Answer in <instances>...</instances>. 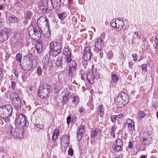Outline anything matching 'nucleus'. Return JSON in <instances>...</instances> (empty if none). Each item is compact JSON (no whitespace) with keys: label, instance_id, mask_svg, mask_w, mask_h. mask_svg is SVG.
<instances>
[{"label":"nucleus","instance_id":"nucleus-1","mask_svg":"<svg viewBox=\"0 0 158 158\" xmlns=\"http://www.w3.org/2000/svg\"><path fill=\"white\" fill-rule=\"evenodd\" d=\"M12 112L13 108L10 105L0 107V118L3 119L5 122L8 121V118L11 115Z\"/></svg>","mask_w":158,"mask_h":158},{"label":"nucleus","instance_id":"nucleus-2","mask_svg":"<svg viewBox=\"0 0 158 158\" xmlns=\"http://www.w3.org/2000/svg\"><path fill=\"white\" fill-rule=\"evenodd\" d=\"M12 104L16 110L20 109L23 105L21 99L19 95L15 93L12 92L10 95Z\"/></svg>","mask_w":158,"mask_h":158},{"label":"nucleus","instance_id":"nucleus-3","mask_svg":"<svg viewBox=\"0 0 158 158\" xmlns=\"http://www.w3.org/2000/svg\"><path fill=\"white\" fill-rule=\"evenodd\" d=\"M29 35L31 38L34 40H38L41 37V34L39 29H37L35 27L30 26L28 28Z\"/></svg>","mask_w":158,"mask_h":158},{"label":"nucleus","instance_id":"nucleus-4","mask_svg":"<svg viewBox=\"0 0 158 158\" xmlns=\"http://www.w3.org/2000/svg\"><path fill=\"white\" fill-rule=\"evenodd\" d=\"M51 90V86L47 84H44L42 89L39 90L38 94L42 98H47L50 94Z\"/></svg>","mask_w":158,"mask_h":158},{"label":"nucleus","instance_id":"nucleus-5","mask_svg":"<svg viewBox=\"0 0 158 158\" xmlns=\"http://www.w3.org/2000/svg\"><path fill=\"white\" fill-rule=\"evenodd\" d=\"M27 121V119L24 114H20L16 121V127L23 129V127L26 126Z\"/></svg>","mask_w":158,"mask_h":158},{"label":"nucleus","instance_id":"nucleus-6","mask_svg":"<svg viewBox=\"0 0 158 158\" xmlns=\"http://www.w3.org/2000/svg\"><path fill=\"white\" fill-rule=\"evenodd\" d=\"M48 20L45 17L42 16L37 20V23L39 28L41 30L49 26Z\"/></svg>","mask_w":158,"mask_h":158},{"label":"nucleus","instance_id":"nucleus-7","mask_svg":"<svg viewBox=\"0 0 158 158\" xmlns=\"http://www.w3.org/2000/svg\"><path fill=\"white\" fill-rule=\"evenodd\" d=\"M123 144L122 140L118 139L115 141L112 146V148L114 151L118 152L123 150Z\"/></svg>","mask_w":158,"mask_h":158},{"label":"nucleus","instance_id":"nucleus-8","mask_svg":"<svg viewBox=\"0 0 158 158\" xmlns=\"http://www.w3.org/2000/svg\"><path fill=\"white\" fill-rule=\"evenodd\" d=\"M10 32V30L6 28L0 30V42H2L7 40Z\"/></svg>","mask_w":158,"mask_h":158},{"label":"nucleus","instance_id":"nucleus-9","mask_svg":"<svg viewBox=\"0 0 158 158\" xmlns=\"http://www.w3.org/2000/svg\"><path fill=\"white\" fill-rule=\"evenodd\" d=\"M23 129L16 127V128L13 132L12 130H11L10 134L11 135H13L14 137L17 138H22L23 137Z\"/></svg>","mask_w":158,"mask_h":158},{"label":"nucleus","instance_id":"nucleus-10","mask_svg":"<svg viewBox=\"0 0 158 158\" xmlns=\"http://www.w3.org/2000/svg\"><path fill=\"white\" fill-rule=\"evenodd\" d=\"M49 48L56 50L57 52H60L62 51V46L61 44L55 41L52 42L50 43Z\"/></svg>","mask_w":158,"mask_h":158},{"label":"nucleus","instance_id":"nucleus-11","mask_svg":"<svg viewBox=\"0 0 158 158\" xmlns=\"http://www.w3.org/2000/svg\"><path fill=\"white\" fill-rule=\"evenodd\" d=\"M84 59L85 61H88L90 60L92 56L89 47H86L84 51L83 52Z\"/></svg>","mask_w":158,"mask_h":158},{"label":"nucleus","instance_id":"nucleus-12","mask_svg":"<svg viewBox=\"0 0 158 158\" xmlns=\"http://www.w3.org/2000/svg\"><path fill=\"white\" fill-rule=\"evenodd\" d=\"M85 128L84 126L81 125L78 126L77 132V138L78 141L81 139L83 134L85 133Z\"/></svg>","mask_w":158,"mask_h":158},{"label":"nucleus","instance_id":"nucleus-13","mask_svg":"<svg viewBox=\"0 0 158 158\" xmlns=\"http://www.w3.org/2000/svg\"><path fill=\"white\" fill-rule=\"evenodd\" d=\"M50 54H47L44 56L42 60V61L43 64V66L46 68L49 67L50 65V63L49 61V58Z\"/></svg>","mask_w":158,"mask_h":158},{"label":"nucleus","instance_id":"nucleus-14","mask_svg":"<svg viewBox=\"0 0 158 158\" xmlns=\"http://www.w3.org/2000/svg\"><path fill=\"white\" fill-rule=\"evenodd\" d=\"M95 46L98 50L102 49L104 46V41L101 39H98L95 40Z\"/></svg>","mask_w":158,"mask_h":158},{"label":"nucleus","instance_id":"nucleus-15","mask_svg":"<svg viewBox=\"0 0 158 158\" xmlns=\"http://www.w3.org/2000/svg\"><path fill=\"white\" fill-rule=\"evenodd\" d=\"M44 29H41L42 33L46 38H49L51 35V33L49 28V25L44 28Z\"/></svg>","mask_w":158,"mask_h":158},{"label":"nucleus","instance_id":"nucleus-16","mask_svg":"<svg viewBox=\"0 0 158 158\" xmlns=\"http://www.w3.org/2000/svg\"><path fill=\"white\" fill-rule=\"evenodd\" d=\"M125 126L127 127L130 130H132L134 128V122L131 119L128 118L126 119Z\"/></svg>","mask_w":158,"mask_h":158},{"label":"nucleus","instance_id":"nucleus-17","mask_svg":"<svg viewBox=\"0 0 158 158\" xmlns=\"http://www.w3.org/2000/svg\"><path fill=\"white\" fill-rule=\"evenodd\" d=\"M85 77H87L88 81L91 84L94 83V80L95 77L93 75V73L92 72H88L85 74Z\"/></svg>","mask_w":158,"mask_h":158},{"label":"nucleus","instance_id":"nucleus-18","mask_svg":"<svg viewBox=\"0 0 158 158\" xmlns=\"http://www.w3.org/2000/svg\"><path fill=\"white\" fill-rule=\"evenodd\" d=\"M64 142V144H66L65 146L67 147L69 146V135H65L62 136L61 139V143H62Z\"/></svg>","mask_w":158,"mask_h":158},{"label":"nucleus","instance_id":"nucleus-19","mask_svg":"<svg viewBox=\"0 0 158 158\" xmlns=\"http://www.w3.org/2000/svg\"><path fill=\"white\" fill-rule=\"evenodd\" d=\"M120 94L121 96V98L123 101V104L127 103L129 100V98L127 94L124 92H121Z\"/></svg>","mask_w":158,"mask_h":158},{"label":"nucleus","instance_id":"nucleus-20","mask_svg":"<svg viewBox=\"0 0 158 158\" xmlns=\"http://www.w3.org/2000/svg\"><path fill=\"white\" fill-rule=\"evenodd\" d=\"M116 23L118 29L121 30L124 26L125 23L123 20L117 19H116Z\"/></svg>","mask_w":158,"mask_h":158},{"label":"nucleus","instance_id":"nucleus-21","mask_svg":"<svg viewBox=\"0 0 158 158\" xmlns=\"http://www.w3.org/2000/svg\"><path fill=\"white\" fill-rule=\"evenodd\" d=\"M123 101L120 94L115 98V102L117 105H122L123 104Z\"/></svg>","mask_w":158,"mask_h":158},{"label":"nucleus","instance_id":"nucleus-22","mask_svg":"<svg viewBox=\"0 0 158 158\" xmlns=\"http://www.w3.org/2000/svg\"><path fill=\"white\" fill-rule=\"evenodd\" d=\"M146 110H144L143 111L140 110L138 111L137 113V118L139 120H141L143 118L146 116Z\"/></svg>","mask_w":158,"mask_h":158},{"label":"nucleus","instance_id":"nucleus-23","mask_svg":"<svg viewBox=\"0 0 158 158\" xmlns=\"http://www.w3.org/2000/svg\"><path fill=\"white\" fill-rule=\"evenodd\" d=\"M101 130L99 128H96L94 131H92L91 132V138H94L98 135V133L101 132Z\"/></svg>","mask_w":158,"mask_h":158},{"label":"nucleus","instance_id":"nucleus-24","mask_svg":"<svg viewBox=\"0 0 158 158\" xmlns=\"http://www.w3.org/2000/svg\"><path fill=\"white\" fill-rule=\"evenodd\" d=\"M69 69L75 71L77 67V64L75 61L72 60L69 63Z\"/></svg>","mask_w":158,"mask_h":158},{"label":"nucleus","instance_id":"nucleus-25","mask_svg":"<svg viewBox=\"0 0 158 158\" xmlns=\"http://www.w3.org/2000/svg\"><path fill=\"white\" fill-rule=\"evenodd\" d=\"M46 3V9L50 10L53 9L54 6L53 5V3L52 2V0H47Z\"/></svg>","mask_w":158,"mask_h":158},{"label":"nucleus","instance_id":"nucleus-26","mask_svg":"<svg viewBox=\"0 0 158 158\" xmlns=\"http://www.w3.org/2000/svg\"><path fill=\"white\" fill-rule=\"evenodd\" d=\"M152 141L150 138H146L143 139V142L142 143V144L146 146H148L149 144H150L152 143Z\"/></svg>","mask_w":158,"mask_h":158},{"label":"nucleus","instance_id":"nucleus-27","mask_svg":"<svg viewBox=\"0 0 158 158\" xmlns=\"http://www.w3.org/2000/svg\"><path fill=\"white\" fill-rule=\"evenodd\" d=\"M69 93L68 91H67L65 92L64 95H63L62 96L63 98L62 102L64 104L66 103V102H67L68 99V98H69Z\"/></svg>","mask_w":158,"mask_h":158},{"label":"nucleus","instance_id":"nucleus-28","mask_svg":"<svg viewBox=\"0 0 158 158\" xmlns=\"http://www.w3.org/2000/svg\"><path fill=\"white\" fill-rule=\"evenodd\" d=\"M20 66L21 68L25 71H29L31 68V66L27 63H24L22 66L20 64Z\"/></svg>","mask_w":158,"mask_h":158},{"label":"nucleus","instance_id":"nucleus-29","mask_svg":"<svg viewBox=\"0 0 158 158\" xmlns=\"http://www.w3.org/2000/svg\"><path fill=\"white\" fill-rule=\"evenodd\" d=\"M111 81L115 83L119 80V78L117 75L114 73H111Z\"/></svg>","mask_w":158,"mask_h":158},{"label":"nucleus","instance_id":"nucleus-30","mask_svg":"<svg viewBox=\"0 0 158 158\" xmlns=\"http://www.w3.org/2000/svg\"><path fill=\"white\" fill-rule=\"evenodd\" d=\"M98 110L99 112V115L101 117L103 116L104 113V106L102 105H100L98 108Z\"/></svg>","mask_w":158,"mask_h":158},{"label":"nucleus","instance_id":"nucleus-31","mask_svg":"<svg viewBox=\"0 0 158 158\" xmlns=\"http://www.w3.org/2000/svg\"><path fill=\"white\" fill-rule=\"evenodd\" d=\"M63 59L62 57H58L56 60V65L58 67H60L62 64V61Z\"/></svg>","mask_w":158,"mask_h":158},{"label":"nucleus","instance_id":"nucleus-32","mask_svg":"<svg viewBox=\"0 0 158 158\" xmlns=\"http://www.w3.org/2000/svg\"><path fill=\"white\" fill-rule=\"evenodd\" d=\"M59 131L58 129H56L53 132L52 136V140L55 142L57 138V135L59 134Z\"/></svg>","mask_w":158,"mask_h":158},{"label":"nucleus","instance_id":"nucleus-33","mask_svg":"<svg viewBox=\"0 0 158 158\" xmlns=\"http://www.w3.org/2000/svg\"><path fill=\"white\" fill-rule=\"evenodd\" d=\"M19 20V18L15 17L10 16L9 18V20L11 23H18Z\"/></svg>","mask_w":158,"mask_h":158},{"label":"nucleus","instance_id":"nucleus-34","mask_svg":"<svg viewBox=\"0 0 158 158\" xmlns=\"http://www.w3.org/2000/svg\"><path fill=\"white\" fill-rule=\"evenodd\" d=\"M63 54L64 55L67 56H71V53L69 51V49L67 48H64V50L63 51Z\"/></svg>","mask_w":158,"mask_h":158},{"label":"nucleus","instance_id":"nucleus-35","mask_svg":"<svg viewBox=\"0 0 158 158\" xmlns=\"http://www.w3.org/2000/svg\"><path fill=\"white\" fill-rule=\"evenodd\" d=\"M67 14L65 12H63L58 14L59 18L61 20L64 19L67 16Z\"/></svg>","mask_w":158,"mask_h":158},{"label":"nucleus","instance_id":"nucleus-36","mask_svg":"<svg viewBox=\"0 0 158 158\" xmlns=\"http://www.w3.org/2000/svg\"><path fill=\"white\" fill-rule=\"evenodd\" d=\"M53 4L54 6H56V9H59L60 6L61 5V3L60 0H54V1Z\"/></svg>","mask_w":158,"mask_h":158},{"label":"nucleus","instance_id":"nucleus-37","mask_svg":"<svg viewBox=\"0 0 158 158\" xmlns=\"http://www.w3.org/2000/svg\"><path fill=\"white\" fill-rule=\"evenodd\" d=\"M50 49V53H51L53 56H56L57 55H58L60 52H58L57 51H55V50H53V49Z\"/></svg>","mask_w":158,"mask_h":158},{"label":"nucleus","instance_id":"nucleus-38","mask_svg":"<svg viewBox=\"0 0 158 158\" xmlns=\"http://www.w3.org/2000/svg\"><path fill=\"white\" fill-rule=\"evenodd\" d=\"M87 105L88 107H90V109L91 110H93L94 108V105L93 102L90 101H89L87 104Z\"/></svg>","mask_w":158,"mask_h":158},{"label":"nucleus","instance_id":"nucleus-39","mask_svg":"<svg viewBox=\"0 0 158 158\" xmlns=\"http://www.w3.org/2000/svg\"><path fill=\"white\" fill-rule=\"evenodd\" d=\"M111 24L112 27L117 28V25H116V19H113L111 20Z\"/></svg>","mask_w":158,"mask_h":158},{"label":"nucleus","instance_id":"nucleus-40","mask_svg":"<svg viewBox=\"0 0 158 158\" xmlns=\"http://www.w3.org/2000/svg\"><path fill=\"white\" fill-rule=\"evenodd\" d=\"M47 0H41L40 3L42 6L44 7L45 9H46V6Z\"/></svg>","mask_w":158,"mask_h":158},{"label":"nucleus","instance_id":"nucleus-41","mask_svg":"<svg viewBox=\"0 0 158 158\" xmlns=\"http://www.w3.org/2000/svg\"><path fill=\"white\" fill-rule=\"evenodd\" d=\"M85 73V72L83 70H81V78L83 80H84L85 78H87V77H85V74L86 73Z\"/></svg>","mask_w":158,"mask_h":158},{"label":"nucleus","instance_id":"nucleus-42","mask_svg":"<svg viewBox=\"0 0 158 158\" xmlns=\"http://www.w3.org/2000/svg\"><path fill=\"white\" fill-rule=\"evenodd\" d=\"M16 60L19 62H21L22 59V55L19 53H18L17 54Z\"/></svg>","mask_w":158,"mask_h":158},{"label":"nucleus","instance_id":"nucleus-43","mask_svg":"<svg viewBox=\"0 0 158 158\" xmlns=\"http://www.w3.org/2000/svg\"><path fill=\"white\" fill-rule=\"evenodd\" d=\"M108 58L109 59H111L113 57V54L111 51H109L107 53Z\"/></svg>","mask_w":158,"mask_h":158},{"label":"nucleus","instance_id":"nucleus-44","mask_svg":"<svg viewBox=\"0 0 158 158\" xmlns=\"http://www.w3.org/2000/svg\"><path fill=\"white\" fill-rule=\"evenodd\" d=\"M154 42L155 44V47L156 48L158 49V34L156 35Z\"/></svg>","mask_w":158,"mask_h":158},{"label":"nucleus","instance_id":"nucleus-45","mask_svg":"<svg viewBox=\"0 0 158 158\" xmlns=\"http://www.w3.org/2000/svg\"><path fill=\"white\" fill-rule=\"evenodd\" d=\"M37 73L39 76H40L42 74V69L40 67H38L37 69Z\"/></svg>","mask_w":158,"mask_h":158},{"label":"nucleus","instance_id":"nucleus-46","mask_svg":"<svg viewBox=\"0 0 158 158\" xmlns=\"http://www.w3.org/2000/svg\"><path fill=\"white\" fill-rule=\"evenodd\" d=\"M134 64V63L132 60H130L128 64L129 65V67L130 69H132L133 68Z\"/></svg>","mask_w":158,"mask_h":158},{"label":"nucleus","instance_id":"nucleus-47","mask_svg":"<svg viewBox=\"0 0 158 158\" xmlns=\"http://www.w3.org/2000/svg\"><path fill=\"white\" fill-rule=\"evenodd\" d=\"M79 101V98L77 97H76L75 98H73L72 100L73 102L75 105L77 104L78 103Z\"/></svg>","mask_w":158,"mask_h":158},{"label":"nucleus","instance_id":"nucleus-48","mask_svg":"<svg viewBox=\"0 0 158 158\" xmlns=\"http://www.w3.org/2000/svg\"><path fill=\"white\" fill-rule=\"evenodd\" d=\"M98 52L99 53L100 57L102 58L103 56V53L102 49H99L98 51Z\"/></svg>","mask_w":158,"mask_h":158},{"label":"nucleus","instance_id":"nucleus-49","mask_svg":"<svg viewBox=\"0 0 158 158\" xmlns=\"http://www.w3.org/2000/svg\"><path fill=\"white\" fill-rule=\"evenodd\" d=\"M28 21L26 19L24 20L23 21H21V24L23 25V27L25 26V25H27L28 24Z\"/></svg>","mask_w":158,"mask_h":158},{"label":"nucleus","instance_id":"nucleus-50","mask_svg":"<svg viewBox=\"0 0 158 158\" xmlns=\"http://www.w3.org/2000/svg\"><path fill=\"white\" fill-rule=\"evenodd\" d=\"M68 152L69 155H70L71 156H73V151L72 148H69L68 151Z\"/></svg>","mask_w":158,"mask_h":158},{"label":"nucleus","instance_id":"nucleus-51","mask_svg":"<svg viewBox=\"0 0 158 158\" xmlns=\"http://www.w3.org/2000/svg\"><path fill=\"white\" fill-rule=\"evenodd\" d=\"M147 65L146 64H143L142 65V68L143 71L145 72L147 70Z\"/></svg>","mask_w":158,"mask_h":158},{"label":"nucleus","instance_id":"nucleus-52","mask_svg":"<svg viewBox=\"0 0 158 158\" xmlns=\"http://www.w3.org/2000/svg\"><path fill=\"white\" fill-rule=\"evenodd\" d=\"M115 130H116V129L114 128V126L112 127V128L111 129V131L110 133L111 135L113 136H115L114 132Z\"/></svg>","mask_w":158,"mask_h":158},{"label":"nucleus","instance_id":"nucleus-53","mask_svg":"<svg viewBox=\"0 0 158 158\" xmlns=\"http://www.w3.org/2000/svg\"><path fill=\"white\" fill-rule=\"evenodd\" d=\"M132 56L133 58V60L134 61H135L137 60V55L136 54H133L132 55Z\"/></svg>","mask_w":158,"mask_h":158},{"label":"nucleus","instance_id":"nucleus-54","mask_svg":"<svg viewBox=\"0 0 158 158\" xmlns=\"http://www.w3.org/2000/svg\"><path fill=\"white\" fill-rule=\"evenodd\" d=\"M43 126L40 124H37L34 126V127L36 129H42Z\"/></svg>","mask_w":158,"mask_h":158},{"label":"nucleus","instance_id":"nucleus-55","mask_svg":"<svg viewBox=\"0 0 158 158\" xmlns=\"http://www.w3.org/2000/svg\"><path fill=\"white\" fill-rule=\"evenodd\" d=\"M116 116L115 115H113L111 117V121L113 123H114L116 121Z\"/></svg>","mask_w":158,"mask_h":158},{"label":"nucleus","instance_id":"nucleus-56","mask_svg":"<svg viewBox=\"0 0 158 158\" xmlns=\"http://www.w3.org/2000/svg\"><path fill=\"white\" fill-rule=\"evenodd\" d=\"M16 82H15L12 81L11 83V85L12 88L14 89L15 88V87L16 86Z\"/></svg>","mask_w":158,"mask_h":158},{"label":"nucleus","instance_id":"nucleus-57","mask_svg":"<svg viewBox=\"0 0 158 158\" xmlns=\"http://www.w3.org/2000/svg\"><path fill=\"white\" fill-rule=\"evenodd\" d=\"M66 60L68 63H70L72 60V59L71 58V56H66Z\"/></svg>","mask_w":158,"mask_h":158},{"label":"nucleus","instance_id":"nucleus-58","mask_svg":"<svg viewBox=\"0 0 158 158\" xmlns=\"http://www.w3.org/2000/svg\"><path fill=\"white\" fill-rule=\"evenodd\" d=\"M74 70H72L71 69H69V73H68V76L69 77H72L73 75V72Z\"/></svg>","mask_w":158,"mask_h":158},{"label":"nucleus","instance_id":"nucleus-59","mask_svg":"<svg viewBox=\"0 0 158 158\" xmlns=\"http://www.w3.org/2000/svg\"><path fill=\"white\" fill-rule=\"evenodd\" d=\"M71 117L68 116L67 118V123L68 124H69L70 122V120H71Z\"/></svg>","mask_w":158,"mask_h":158},{"label":"nucleus","instance_id":"nucleus-60","mask_svg":"<svg viewBox=\"0 0 158 158\" xmlns=\"http://www.w3.org/2000/svg\"><path fill=\"white\" fill-rule=\"evenodd\" d=\"M128 148H132L133 147V144H132L131 141L128 143Z\"/></svg>","mask_w":158,"mask_h":158},{"label":"nucleus","instance_id":"nucleus-61","mask_svg":"<svg viewBox=\"0 0 158 158\" xmlns=\"http://www.w3.org/2000/svg\"><path fill=\"white\" fill-rule=\"evenodd\" d=\"M14 73L16 77H17L18 76V71L15 69L13 70Z\"/></svg>","mask_w":158,"mask_h":158},{"label":"nucleus","instance_id":"nucleus-62","mask_svg":"<svg viewBox=\"0 0 158 158\" xmlns=\"http://www.w3.org/2000/svg\"><path fill=\"white\" fill-rule=\"evenodd\" d=\"M116 116V118H118L120 119L123 116V115L122 114H120L118 115H115Z\"/></svg>","mask_w":158,"mask_h":158},{"label":"nucleus","instance_id":"nucleus-63","mask_svg":"<svg viewBox=\"0 0 158 158\" xmlns=\"http://www.w3.org/2000/svg\"><path fill=\"white\" fill-rule=\"evenodd\" d=\"M79 110L80 113H82L84 112V110L82 107H81L79 108Z\"/></svg>","mask_w":158,"mask_h":158},{"label":"nucleus","instance_id":"nucleus-64","mask_svg":"<svg viewBox=\"0 0 158 158\" xmlns=\"http://www.w3.org/2000/svg\"><path fill=\"white\" fill-rule=\"evenodd\" d=\"M3 22L2 21V20H0V28H2L3 27Z\"/></svg>","mask_w":158,"mask_h":158}]
</instances>
